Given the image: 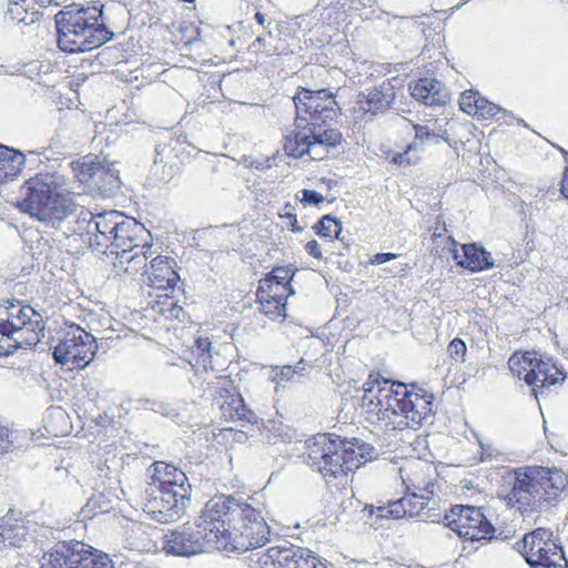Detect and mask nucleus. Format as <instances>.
I'll return each mask as SVG.
<instances>
[{
	"instance_id": "obj_51",
	"label": "nucleus",
	"mask_w": 568,
	"mask_h": 568,
	"mask_svg": "<svg viewBox=\"0 0 568 568\" xmlns=\"http://www.w3.org/2000/svg\"><path fill=\"white\" fill-rule=\"evenodd\" d=\"M241 163L245 168L256 169V170H265L271 168V159L257 160L251 155H243L241 159Z\"/></svg>"
},
{
	"instance_id": "obj_62",
	"label": "nucleus",
	"mask_w": 568,
	"mask_h": 568,
	"mask_svg": "<svg viewBox=\"0 0 568 568\" xmlns=\"http://www.w3.org/2000/svg\"><path fill=\"white\" fill-rule=\"evenodd\" d=\"M292 368L298 371L297 375H302V373L306 369V364L303 359H301L296 365L292 366Z\"/></svg>"
},
{
	"instance_id": "obj_43",
	"label": "nucleus",
	"mask_w": 568,
	"mask_h": 568,
	"mask_svg": "<svg viewBox=\"0 0 568 568\" xmlns=\"http://www.w3.org/2000/svg\"><path fill=\"white\" fill-rule=\"evenodd\" d=\"M293 273L288 268L285 267H276L273 270L272 275L267 277L266 280H272L273 284V291L278 292L280 287L282 286L283 290H287V285L292 281ZM290 294H293L294 291L290 286L288 287Z\"/></svg>"
},
{
	"instance_id": "obj_40",
	"label": "nucleus",
	"mask_w": 568,
	"mask_h": 568,
	"mask_svg": "<svg viewBox=\"0 0 568 568\" xmlns=\"http://www.w3.org/2000/svg\"><path fill=\"white\" fill-rule=\"evenodd\" d=\"M413 128L415 130V139L410 144H408V149H415L418 151V149H420L426 142L437 144L439 143V140L443 139V136L430 132L429 129L425 125L416 124L413 125ZM444 140L447 139L444 138Z\"/></svg>"
},
{
	"instance_id": "obj_21",
	"label": "nucleus",
	"mask_w": 568,
	"mask_h": 568,
	"mask_svg": "<svg viewBox=\"0 0 568 568\" xmlns=\"http://www.w3.org/2000/svg\"><path fill=\"white\" fill-rule=\"evenodd\" d=\"M30 536L28 523L14 516L10 510L0 519V549L4 547H22Z\"/></svg>"
},
{
	"instance_id": "obj_42",
	"label": "nucleus",
	"mask_w": 568,
	"mask_h": 568,
	"mask_svg": "<svg viewBox=\"0 0 568 568\" xmlns=\"http://www.w3.org/2000/svg\"><path fill=\"white\" fill-rule=\"evenodd\" d=\"M153 308H154V312L165 316L169 320H172V318L179 320L180 315L183 313L182 307L179 306L176 304V302L168 295L164 296L163 301H159L156 303V305L153 306Z\"/></svg>"
},
{
	"instance_id": "obj_46",
	"label": "nucleus",
	"mask_w": 568,
	"mask_h": 568,
	"mask_svg": "<svg viewBox=\"0 0 568 568\" xmlns=\"http://www.w3.org/2000/svg\"><path fill=\"white\" fill-rule=\"evenodd\" d=\"M483 97H480L477 92L467 90L460 94L459 99V108L462 111L469 115H476L478 111H476L477 105Z\"/></svg>"
},
{
	"instance_id": "obj_31",
	"label": "nucleus",
	"mask_w": 568,
	"mask_h": 568,
	"mask_svg": "<svg viewBox=\"0 0 568 568\" xmlns=\"http://www.w3.org/2000/svg\"><path fill=\"white\" fill-rule=\"evenodd\" d=\"M24 164L23 153L0 144V184L14 180Z\"/></svg>"
},
{
	"instance_id": "obj_49",
	"label": "nucleus",
	"mask_w": 568,
	"mask_h": 568,
	"mask_svg": "<svg viewBox=\"0 0 568 568\" xmlns=\"http://www.w3.org/2000/svg\"><path fill=\"white\" fill-rule=\"evenodd\" d=\"M415 152H416L415 149H408V146H407L403 153H396L393 156L392 162H394L398 165H402V166L415 164L419 160V156L416 155Z\"/></svg>"
},
{
	"instance_id": "obj_33",
	"label": "nucleus",
	"mask_w": 568,
	"mask_h": 568,
	"mask_svg": "<svg viewBox=\"0 0 568 568\" xmlns=\"http://www.w3.org/2000/svg\"><path fill=\"white\" fill-rule=\"evenodd\" d=\"M222 416L225 420L240 423L241 426L253 425L257 422L256 414L251 410L241 396L231 397L221 405Z\"/></svg>"
},
{
	"instance_id": "obj_3",
	"label": "nucleus",
	"mask_w": 568,
	"mask_h": 568,
	"mask_svg": "<svg viewBox=\"0 0 568 568\" xmlns=\"http://www.w3.org/2000/svg\"><path fill=\"white\" fill-rule=\"evenodd\" d=\"M508 483L510 489L503 497L507 507L529 517L557 505L568 477L557 468L532 466L514 470Z\"/></svg>"
},
{
	"instance_id": "obj_61",
	"label": "nucleus",
	"mask_w": 568,
	"mask_h": 568,
	"mask_svg": "<svg viewBox=\"0 0 568 568\" xmlns=\"http://www.w3.org/2000/svg\"><path fill=\"white\" fill-rule=\"evenodd\" d=\"M347 0H333V6L331 8L341 10L346 6Z\"/></svg>"
},
{
	"instance_id": "obj_7",
	"label": "nucleus",
	"mask_w": 568,
	"mask_h": 568,
	"mask_svg": "<svg viewBox=\"0 0 568 568\" xmlns=\"http://www.w3.org/2000/svg\"><path fill=\"white\" fill-rule=\"evenodd\" d=\"M41 568H115L109 555L78 540L59 541L42 556Z\"/></svg>"
},
{
	"instance_id": "obj_22",
	"label": "nucleus",
	"mask_w": 568,
	"mask_h": 568,
	"mask_svg": "<svg viewBox=\"0 0 568 568\" xmlns=\"http://www.w3.org/2000/svg\"><path fill=\"white\" fill-rule=\"evenodd\" d=\"M144 276V283L158 290L173 288L179 280V275L170 265L169 258L163 256L151 260Z\"/></svg>"
},
{
	"instance_id": "obj_8",
	"label": "nucleus",
	"mask_w": 568,
	"mask_h": 568,
	"mask_svg": "<svg viewBox=\"0 0 568 568\" xmlns=\"http://www.w3.org/2000/svg\"><path fill=\"white\" fill-rule=\"evenodd\" d=\"M233 515L231 550H247L264 546L270 539V528L261 513L246 503L235 499L231 509Z\"/></svg>"
},
{
	"instance_id": "obj_19",
	"label": "nucleus",
	"mask_w": 568,
	"mask_h": 568,
	"mask_svg": "<svg viewBox=\"0 0 568 568\" xmlns=\"http://www.w3.org/2000/svg\"><path fill=\"white\" fill-rule=\"evenodd\" d=\"M144 233V226L133 217L120 214V219L111 236V246L108 248V255H115L124 248H133L139 244L138 237Z\"/></svg>"
},
{
	"instance_id": "obj_2",
	"label": "nucleus",
	"mask_w": 568,
	"mask_h": 568,
	"mask_svg": "<svg viewBox=\"0 0 568 568\" xmlns=\"http://www.w3.org/2000/svg\"><path fill=\"white\" fill-rule=\"evenodd\" d=\"M296 109L295 130L285 136L284 149L290 156L310 155L323 160L342 142V133L325 128L339 114L335 95L326 89L300 88L293 98Z\"/></svg>"
},
{
	"instance_id": "obj_53",
	"label": "nucleus",
	"mask_w": 568,
	"mask_h": 568,
	"mask_svg": "<svg viewBox=\"0 0 568 568\" xmlns=\"http://www.w3.org/2000/svg\"><path fill=\"white\" fill-rule=\"evenodd\" d=\"M12 432L0 424V456L8 453L12 447Z\"/></svg>"
},
{
	"instance_id": "obj_63",
	"label": "nucleus",
	"mask_w": 568,
	"mask_h": 568,
	"mask_svg": "<svg viewBox=\"0 0 568 568\" xmlns=\"http://www.w3.org/2000/svg\"><path fill=\"white\" fill-rule=\"evenodd\" d=\"M333 6V0H320L317 7H323L328 10Z\"/></svg>"
},
{
	"instance_id": "obj_64",
	"label": "nucleus",
	"mask_w": 568,
	"mask_h": 568,
	"mask_svg": "<svg viewBox=\"0 0 568 568\" xmlns=\"http://www.w3.org/2000/svg\"><path fill=\"white\" fill-rule=\"evenodd\" d=\"M287 216H288V219L291 220L292 230H293V231H295V232H296V231H300V229L296 226V223H297V219H296V216H295V215H292V214H288Z\"/></svg>"
},
{
	"instance_id": "obj_5",
	"label": "nucleus",
	"mask_w": 568,
	"mask_h": 568,
	"mask_svg": "<svg viewBox=\"0 0 568 568\" xmlns=\"http://www.w3.org/2000/svg\"><path fill=\"white\" fill-rule=\"evenodd\" d=\"M44 332L40 313L20 301H0V356L37 345Z\"/></svg>"
},
{
	"instance_id": "obj_4",
	"label": "nucleus",
	"mask_w": 568,
	"mask_h": 568,
	"mask_svg": "<svg viewBox=\"0 0 568 568\" xmlns=\"http://www.w3.org/2000/svg\"><path fill=\"white\" fill-rule=\"evenodd\" d=\"M59 48L69 53L87 52L110 41L113 33L102 21V6H65L55 14Z\"/></svg>"
},
{
	"instance_id": "obj_45",
	"label": "nucleus",
	"mask_w": 568,
	"mask_h": 568,
	"mask_svg": "<svg viewBox=\"0 0 568 568\" xmlns=\"http://www.w3.org/2000/svg\"><path fill=\"white\" fill-rule=\"evenodd\" d=\"M316 562H318L322 568H325V565L318 558L312 556L311 551L305 549V554L301 555V558H295L290 562V566L271 567L267 565V567L262 568H316Z\"/></svg>"
},
{
	"instance_id": "obj_16",
	"label": "nucleus",
	"mask_w": 568,
	"mask_h": 568,
	"mask_svg": "<svg viewBox=\"0 0 568 568\" xmlns=\"http://www.w3.org/2000/svg\"><path fill=\"white\" fill-rule=\"evenodd\" d=\"M151 481L148 485H154L156 488L169 491H179L184 489V495L190 496L191 484L184 471L171 464L164 462H154L149 468Z\"/></svg>"
},
{
	"instance_id": "obj_28",
	"label": "nucleus",
	"mask_w": 568,
	"mask_h": 568,
	"mask_svg": "<svg viewBox=\"0 0 568 568\" xmlns=\"http://www.w3.org/2000/svg\"><path fill=\"white\" fill-rule=\"evenodd\" d=\"M396 99V92L389 81H384L379 85L368 91L366 95V106H362L372 114L385 113L390 109Z\"/></svg>"
},
{
	"instance_id": "obj_25",
	"label": "nucleus",
	"mask_w": 568,
	"mask_h": 568,
	"mask_svg": "<svg viewBox=\"0 0 568 568\" xmlns=\"http://www.w3.org/2000/svg\"><path fill=\"white\" fill-rule=\"evenodd\" d=\"M151 245L136 244L133 248H124L115 254L114 267L129 275L148 268L146 261L151 257Z\"/></svg>"
},
{
	"instance_id": "obj_37",
	"label": "nucleus",
	"mask_w": 568,
	"mask_h": 568,
	"mask_svg": "<svg viewBox=\"0 0 568 568\" xmlns=\"http://www.w3.org/2000/svg\"><path fill=\"white\" fill-rule=\"evenodd\" d=\"M409 501V498L402 497L400 499L389 501L387 506H378L374 508V506H365L363 513H367L371 518L375 511L377 513L376 518H394L399 519L403 517H407V507L406 503Z\"/></svg>"
},
{
	"instance_id": "obj_57",
	"label": "nucleus",
	"mask_w": 568,
	"mask_h": 568,
	"mask_svg": "<svg viewBox=\"0 0 568 568\" xmlns=\"http://www.w3.org/2000/svg\"><path fill=\"white\" fill-rule=\"evenodd\" d=\"M305 250L314 258H322V252H321V247H320V244L317 243V241L312 240V241L307 242L305 245Z\"/></svg>"
},
{
	"instance_id": "obj_39",
	"label": "nucleus",
	"mask_w": 568,
	"mask_h": 568,
	"mask_svg": "<svg viewBox=\"0 0 568 568\" xmlns=\"http://www.w3.org/2000/svg\"><path fill=\"white\" fill-rule=\"evenodd\" d=\"M316 233L321 236L338 239L342 232V222L332 215H324L315 225Z\"/></svg>"
},
{
	"instance_id": "obj_29",
	"label": "nucleus",
	"mask_w": 568,
	"mask_h": 568,
	"mask_svg": "<svg viewBox=\"0 0 568 568\" xmlns=\"http://www.w3.org/2000/svg\"><path fill=\"white\" fill-rule=\"evenodd\" d=\"M462 248L464 258L459 261V266L470 272H481L494 267L490 252L486 251L483 246L471 243L464 244Z\"/></svg>"
},
{
	"instance_id": "obj_30",
	"label": "nucleus",
	"mask_w": 568,
	"mask_h": 568,
	"mask_svg": "<svg viewBox=\"0 0 568 568\" xmlns=\"http://www.w3.org/2000/svg\"><path fill=\"white\" fill-rule=\"evenodd\" d=\"M305 548L285 541L283 545L270 547L261 558L262 567L290 566L295 558H301Z\"/></svg>"
},
{
	"instance_id": "obj_1",
	"label": "nucleus",
	"mask_w": 568,
	"mask_h": 568,
	"mask_svg": "<svg viewBox=\"0 0 568 568\" xmlns=\"http://www.w3.org/2000/svg\"><path fill=\"white\" fill-rule=\"evenodd\" d=\"M21 207L48 227L59 230L65 237L78 235L89 245L93 214L77 205L70 197L63 175L39 173L24 186Z\"/></svg>"
},
{
	"instance_id": "obj_17",
	"label": "nucleus",
	"mask_w": 568,
	"mask_h": 568,
	"mask_svg": "<svg viewBox=\"0 0 568 568\" xmlns=\"http://www.w3.org/2000/svg\"><path fill=\"white\" fill-rule=\"evenodd\" d=\"M120 214L118 211H109L93 215L89 246L98 254L108 255V248L111 246V236L116 227Z\"/></svg>"
},
{
	"instance_id": "obj_55",
	"label": "nucleus",
	"mask_w": 568,
	"mask_h": 568,
	"mask_svg": "<svg viewBox=\"0 0 568 568\" xmlns=\"http://www.w3.org/2000/svg\"><path fill=\"white\" fill-rule=\"evenodd\" d=\"M301 193L303 195L301 199L302 203L318 205L324 202V196L314 190L304 189Z\"/></svg>"
},
{
	"instance_id": "obj_41",
	"label": "nucleus",
	"mask_w": 568,
	"mask_h": 568,
	"mask_svg": "<svg viewBox=\"0 0 568 568\" xmlns=\"http://www.w3.org/2000/svg\"><path fill=\"white\" fill-rule=\"evenodd\" d=\"M405 498H409V501L406 503L407 517L419 520L420 515L425 509V503L427 499H429V496L425 494H418L417 491H407Z\"/></svg>"
},
{
	"instance_id": "obj_34",
	"label": "nucleus",
	"mask_w": 568,
	"mask_h": 568,
	"mask_svg": "<svg viewBox=\"0 0 568 568\" xmlns=\"http://www.w3.org/2000/svg\"><path fill=\"white\" fill-rule=\"evenodd\" d=\"M4 19L9 23L31 26L39 20V12L33 10L32 0H7Z\"/></svg>"
},
{
	"instance_id": "obj_36",
	"label": "nucleus",
	"mask_w": 568,
	"mask_h": 568,
	"mask_svg": "<svg viewBox=\"0 0 568 568\" xmlns=\"http://www.w3.org/2000/svg\"><path fill=\"white\" fill-rule=\"evenodd\" d=\"M527 564L531 568H568V561L565 557L561 546L555 545V549L541 552L536 558L527 557Z\"/></svg>"
},
{
	"instance_id": "obj_20",
	"label": "nucleus",
	"mask_w": 568,
	"mask_h": 568,
	"mask_svg": "<svg viewBox=\"0 0 568 568\" xmlns=\"http://www.w3.org/2000/svg\"><path fill=\"white\" fill-rule=\"evenodd\" d=\"M410 95L425 105H445L450 95L442 82L436 79H418L409 85Z\"/></svg>"
},
{
	"instance_id": "obj_38",
	"label": "nucleus",
	"mask_w": 568,
	"mask_h": 568,
	"mask_svg": "<svg viewBox=\"0 0 568 568\" xmlns=\"http://www.w3.org/2000/svg\"><path fill=\"white\" fill-rule=\"evenodd\" d=\"M212 343L207 337H197L194 343L193 354L197 357L196 364L201 365L203 369H213L212 364Z\"/></svg>"
},
{
	"instance_id": "obj_14",
	"label": "nucleus",
	"mask_w": 568,
	"mask_h": 568,
	"mask_svg": "<svg viewBox=\"0 0 568 568\" xmlns=\"http://www.w3.org/2000/svg\"><path fill=\"white\" fill-rule=\"evenodd\" d=\"M444 523L459 537L471 541H489L493 538L494 527L474 506H454L450 515H445Z\"/></svg>"
},
{
	"instance_id": "obj_11",
	"label": "nucleus",
	"mask_w": 568,
	"mask_h": 568,
	"mask_svg": "<svg viewBox=\"0 0 568 568\" xmlns=\"http://www.w3.org/2000/svg\"><path fill=\"white\" fill-rule=\"evenodd\" d=\"M214 538L216 535L204 531L197 523L185 524L164 535L163 550L169 555L190 557L217 550Z\"/></svg>"
},
{
	"instance_id": "obj_47",
	"label": "nucleus",
	"mask_w": 568,
	"mask_h": 568,
	"mask_svg": "<svg viewBox=\"0 0 568 568\" xmlns=\"http://www.w3.org/2000/svg\"><path fill=\"white\" fill-rule=\"evenodd\" d=\"M478 111L475 116L478 119H498L499 114H504V110L497 104L481 98L476 108Z\"/></svg>"
},
{
	"instance_id": "obj_54",
	"label": "nucleus",
	"mask_w": 568,
	"mask_h": 568,
	"mask_svg": "<svg viewBox=\"0 0 568 568\" xmlns=\"http://www.w3.org/2000/svg\"><path fill=\"white\" fill-rule=\"evenodd\" d=\"M273 38L272 31L266 29V32L260 34L255 41L252 43V47L260 51H270L271 50V39Z\"/></svg>"
},
{
	"instance_id": "obj_23",
	"label": "nucleus",
	"mask_w": 568,
	"mask_h": 568,
	"mask_svg": "<svg viewBox=\"0 0 568 568\" xmlns=\"http://www.w3.org/2000/svg\"><path fill=\"white\" fill-rule=\"evenodd\" d=\"M552 531L547 528H537L531 532L524 536L520 541L515 544V548L520 552L527 560V557L536 558L542 551L555 549V542L552 540Z\"/></svg>"
},
{
	"instance_id": "obj_24",
	"label": "nucleus",
	"mask_w": 568,
	"mask_h": 568,
	"mask_svg": "<svg viewBox=\"0 0 568 568\" xmlns=\"http://www.w3.org/2000/svg\"><path fill=\"white\" fill-rule=\"evenodd\" d=\"M432 398L429 399L426 396H420L415 394L412 400H406L402 404V419L397 422L399 428L409 427L417 428L427 418V416L432 413Z\"/></svg>"
},
{
	"instance_id": "obj_27",
	"label": "nucleus",
	"mask_w": 568,
	"mask_h": 568,
	"mask_svg": "<svg viewBox=\"0 0 568 568\" xmlns=\"http://www.w3.org/2000/svg\"><path fill=\"white\" fill-rule=\"evenodd\" d=\"M344 468L349 471L357 469L361 465L376 457L375 448L357 438L344 439Z\"/></svg>"
},
{
	"instance_id": "obj_48",
	"label": "nucleus",
	"mask_w": 568,
	"mask_h": 568,
	"mask_svg": "<svg viewBox=\"0 0 568 568\" xmlns=\"http://www.w3.org/2000/svg\"><path fill=\"white\" fill-rule=\"evenodd\" d=\"M447 352L456 363H463L465 362L467 347L463 339L456 337L448 344Z\"/></svg>"
},
{
	"instance_id": "obj_18",
	"label": "nucleus",
	"mask_w": 568,
	"mask_h": 568,
	"mask_svg": "<svg viewBox=\"0 0 568 568\" xmlns=\"http://www.w3.org/2000/svg\"><path fill=\"white\" fill-rule=\"evenodd\" d=\"M88 122L77 115L64 116L51 139V148L58 152L73 149L82 142Z\"/></svg>"
},
{
	"instance_id": "obj_32",
	"label": "nucleus",
	"mask_w": 568,
	"mask_h": 568,
	"mask_svg": "<svg viewBox=\"0 0 568 568\" xmlns=\"http://www.w3.org/2000/svg\"><path fill=\"white\" fill-rule=\"evenodd\" d=\"M256 296L265 314L285 315L286 298L273 291L272 280H264L261 283Z\"/></svg>"
},
{
	"instance_id": "obj_56",
	"label": "nucleus",
	"mask_w": 568,
	"mask_h": 568,
	"mask_svg": "<svg viewBox=\"0 0 568 568\" xmlns=\"http://www.w3.org/2000/svg\"><path fill=\"white\" fill-rule=\"evenodd\" d=\"M143 402H144L145 407H148L156 413H160L163 416H168L170 413L169 405L165 403L158 402V400H151V399H145Z\"/></svg>"
},
{
	"instance_id": "obj_10",
	"label": "nucleus",
	"mask_w": 568,
	"mask_h": 568,
	"mask_svg": "<svg viewBox=\"0 0 568 568\" xmlns=\"http://www.w3.org/2000/svg\"><path fill=\"white\" fill-rule=\"evenodd\" d=\"M235 505L232 496H217L210 499L197 519L199 527L204 531L216 535L217 550H231L233 531L231 509Z\"/></svg>"
},
{
	"instance_id": "obj_52",
	"label": "nucleus",
	"mask_w": 568,
	"mask_h": 568,
	"mask_svg": "<svg viewBox=\"0 0 568 568\" xmlns=\"http://www.w3.org/2000/svg\"><path fill=\"white\" fill-rule=\"evenodd\" d=\"M376 385H381V378L379 375H373L371 374L367 378V381L363 385V389L365 392V395L363 397L364 405H374V400L368 397V394L372 393Z\"/></svg>"
},
{
	"instance_id": "obj_59",
	"label": "nucleus",
	"mask_w": 568,
	"mask_h": 568,
	"mask_svg": "<svg viewBox=\"0 0 568 568\" xmlns=\"http://www.w3.org/2000/svg\"><path fill=\"white\" fill-rule=\"evenodd\" d=\"M560 191L562 195L568 200V168L564 172Z\"/></svg>"
},
{
	"instance_id": "obj_50",
	"label": "nucleus",
	"mask_w": 568,
	"mask_h": 568,
	"mask_svg": "<svg viewBox=\"0 0 568 568\" xmlns=\"http://www.w3.org/2000/svg\"><path fill=\"white\" fill-rule=\"evenodd\" d=\"M275 375L272 377L273 382L284 381L290 382L294 378L298 371L292 368L291 365H284L274 368Z\"/></svg>"
},
{
	"instance_id": "obj_26",
	"label": "nucleus",
	"mask_w": 568,
	"mask_h": 568,
	"mask_svg": "<svg viewBox=\"0 0 568 568\" xmlns=\"http://www.w3.org/2000/svg\"><path fill=\"white\" fill-rule=\"evenodd\" d=\"M415 394L408 392L403 383H393L389 389L382 387L378 389L376 406H379L377 413L385 410L390 412L393 415L399 416L402 414V404L406 400H412Z\"/></svg>"
},
{
	"instance_id": "obj_13",
	"label": "nucleus",
	"mask_w": 568,
	"mask_h": 568,
	"mask_svg": "<svg viewBox=\"0 0 568 568\" xmlns=\"http://www.w3.org/2000/svg\"><path fill=\"white\" fill-rule=\"evenodd\" d=\"M190 496L184 495V489L169 491L148 485L143 493V511L153 520L170 523L178 519L184 511Z\"/></svg>"
},
{
	"instance_id": "obj_35",
	"label": "nucleus",
	"mask_w": 568,
	"mask_h": 568,
	"mask_svg": "<svg viewBox=\"0 0 568 568\" xmlns=\"http://www.w3.org/2000/svg\"><path fill=\"white\" fill-rule=\"evenodd\" d=\"M419 466L420 464L418 463L414 467L399 468L403 483L406 485L408 493L417 491L418 494L434 496L435 484L429 478L425 477L424 471Z\"/></svg>"
},
{
	"instance_id": "obj_12",
	"label": "nucleus",
	"mask_w": 568,
	"mask_h": 568,
	"mask_svg": "<svg viewBox=\"0 0 568 568\" xmlns=\"http://www.w3.org/2000/svg\"><path fill=\"white\" fill-rule=\"evenodd\" d=\"M97 352V336L81 327H71L53 349V358L58 364L84 368L93 359Z\"/></svg>"
},
{
	"instance_id": "obj_60",
	"label": "nucleus",
	"mask_w": 568,
	"mask_h": 568,
	"mask_svg": "<svg viewBox=\"0 0 568 568\" xmlns=\"http://www.w3.org/2000/svg\"><path fill=\"white\" fill-rule=\"evenodd\" d=\"M254 18H255L256 22H257L260 26H262L265 30L271 28L272 22H268V23L265 26L266 18H265V14H264V13H262V12H256Z\"/></svg>"
},
{
	"instance_id": "obj_15",
	"label": "nucleus",
	"mask_w": 568,
	"mask_h": 568,
	"mask_svg": "<svg viewBox=\"0 0 568 568\" xmlns=\"http://www.w3.org/2000/svg\"><path fill=\"white\" fill-rule=\"evenodd\" d=\"M78 166L80 182L95 187L102 196H113L120 190L122 183L114 164H106L98 156H85Z\"/></svg>"
},
{
	"instance_id": "obj_44",
	"label": "nucleus",
	"mask_w": 568,
	"mask_h": 568,
	"mask_svg": "<svg viewBox=\"0 0 568 568\" xmlns=\"http://www.w3.org/2000/svg\"><path fill=\"white\" fill-rule=\"evenodd\" d=\"M434 496H429V499L426 500L424 510L420 515V521H429V523H440L444 520L446 514H442V510L438 506V501L433 498Z\"/></svg>"
},
{
	"instance_id": "obj_58",
	"label": "nucleus",
	"mask_w": 568,
	"mask_h": 568,
	"mask_svg": "<svg viewBox=\"0 0 568 568\" xmlns=\"http://www.w3.org/2000/svg\"><path fill=\"white\" fill-rule=\"evenodd\" d=\"M396 258V254H393V253H377L374 255L373 260H372V263L373 264H384L390 260H394Z\"/></svg>"
},
{
	"instance_id": "obj_9",
	"label": "nucleus",
	"mask_w": 568,
	"mask_h": 568,
	"mask_svg": "<svg viewBox=\"0 0 568 568\" xmlns=\"http://www.w3.org/2000/svg\"><path fill=\"white\" fill-rule=\"evenodd\" d=\"M343 448L344 440L339 437L318 434L307 442L306 463L325 479H336L339 475H347Z\"/></svg>"
},
{
	"instance_id": "obj_6",
	"label": "nucleus",
	"mask_w": 568,
	"mask_h": 568,
	"mask_svg": "<svg viewBox=\"0 0 568 568\" xmlns=\"http://www.w3.org/2000/svg\"><path fill=\"white\" fill-rule=\"evenodd\" d=\"M508 367L514 376L531 387L536 398L566 377L551 358H542L536 352H515L508 359Z\"/></svg>"
}]
</instances>
